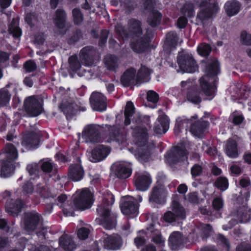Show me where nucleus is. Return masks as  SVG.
I'll return each instance as SVG.
<instances>
[{
    "instance_id": "052dcab7",
    "label": "nucleus",
    "mask_w": 251,
    "mask_h": 251,
    "mask_svg": "<svg viewBox=\"0 0 251 251\" xmlns=\"http://www.w3.org/2000/svg\"><path fill=\"white\" fill-rule=\"evenodd\" d=\"M24 68L26 72H31L36 70L37 66L34 61L29 60L24 64Z\"/></svg>"
},
{
    "instance_id": "c85d7f7f",
    "label": "nucleus",
    "mask_w": 251,
    "mask_h": 251,
    "mask_svg": "<svg viewBox=\"0 0 251 251\" xmlns=\"http://www.w3.org/2000/svg\"><path fill=\"white\" fill-rule=\"evenodd\" d=\"M84 171L79 164H73L69 168V176L74 181L80 180L83 177Z\"/></svg>"
},
{
    "instance_id": "2f4dec72",
    "label": "nucleus",
    "mask_w": 251,
    "mask_h": 251,
    "mask_svg": "<svg viewBox=\"0 0 251 251\" xmlns=\"http://www.w3.org/2000/svg\"><path fill=\"white\" fill-rule=\"evenodd\" d=\"M104 66L110 71H114L118 67L120 64L119 59L115 55L108 54L104 59Z\"/></svg>"
},
{
    "instance_id": "58836bf2",
    "label": "nucleus",
    "mask_w": 251,
    "mask_h": 251,
    "mask_svg": "<svg viewBox=\"0 0 251 251\" xmlns=\"http://www.w3.org/2000/svg\"><path fill=\"white\" fill-rule=\"evenodd\" d=\"M135 108L133 103L128 101L127 102L125 109V125L128 126L130 124V117H131L134 114Z\"/></svg>"
},
{
    "instance_id": "4468645a",
    "label": "nucleus",
    "mask_w": 251,
    "mask_h": 251,
    "mask_svg": "<svg viewBox=\"0 0 251 251\" xmlns=\"http://www.w3.org/2000/svg\"><path fill=\"white\" fill-rule=\"evenodd\" d=\"M187 151L184 146L181 145L175 147L166 156L167 161L170 164L176 163L187 158Z\"/></svg>"
},
{
    "instance_id": "f704fd0d",
    "label": "nucleus",
    "mask_w": 251,
    "mask_h": 251,
    "mask_svg": "<svg viewBox=\"0 0 251 251\" xmlns=\"http://www.w3.org/2000/svg\"><path fill=\"white\" fill-rule=\"evenodd\" d=\"M169 241L173 249H176L190 242L188 236H170Z\"/></svg>"
},
{
    "instance_id": "aec40b11",
    "label": "nucleus",
    "mask_w": 251,
    "mask_h": 251,
    "mask_svg": "<svg viewBox=\"0 0 251 251\" xmlns=\"http://www.w3.org/2000/svg\"><path fill=\"white\" fill-rule=\"evenodd\" d=\"M110 149L103 145H99L92 151L90 160L97 162L105 159L110 153Z\"/></svg>"
},
{
    "instance_id": "680f3d73",
    "label": "nucleus",
    "mask_w": 251,
    "mask_h": 251,
    "mask_svg": "<svg viewBox=\"0 0 251 251\" xmlns=\"http://www.w3.org/2000/svg\"><path fill=\"white\" fill-rule=\"evenodd\" d=\"M147 99L149 101L156 103L158 100V95L153 91H149L147 93Z\"/></svg>"
},
{
    "instance_id": "bf43d9fd",
    "label": "nucleus",
    "mask_w": 251,
    "mask_h": 251,
    "mask_svg": "<svg viewBox=\"0 0 251 251\" xmlns=\"http://www.w3.org/2000/svg\"><path fill=\"white\" fill-rule=\"evenodd\" d=\"M27 170L30 175H36L39 172V166L37 163H31L27 165Z\"/></svg>"
},
{
    "instance_id": "6ab92c4d",
    "label": "nucleus",
    "mask_w": 251,
    "mask_h": 251,
    "mask_svg": "<svg viewBox=\"0 0 251 251\" xmlns=\"http://www.w3.org/2000/svg\"><path fill=\"white\" fill-rule=\"evenodd\" d=\"M66 14L64 10L58 9L56 11L54 23L56 27L59 29L60 33L64 34L69 28L70 25L66 22Z\"/></svg>"
},
{
    "instance_id": "69168bd1",
    "label": "nucleus",
    "mask_w": 251,
    "mask_h": 251,
    "mask_svg": "<svg viewBox=\"0 0 251 251\" xmlns=\"http://www.w3.org/2000/svg\"><path fill=\"white\" fill-rule=\"evenodd\" d=\"M202 167L198 164L194 165L191 168V173L193 176H197L201 173Z\"/></svg>"
},
{
    "instance_id": "473e14b6",
    "label": "nucleus",
    "mask_w": 251,
    "mask_h": 251,
    "mask_svg": "<svg viewBox=\"0 0 251 251\" xmlns=\"http://www.w3.org/2000/svg\"><path fill=\"white\" fill-rule=\"evenodd\" d=\"M225 151L226 154L230 158H235L238 156L237 144L235 141L229 139L226 142Z\"/></svg>"
},
{
    "instance_id": "f3484780",
    "label": "nucleus",
    "mask_w": 251,
    "mask_h": 251,
    "mask_svg": "<svg viewBox=\"0 0 251 251\" xmlns=\"http://www.w3.org/2000/svg\"><path fill=\"white\" fill-rule=\"evenodd\" d=\"M87 237L61 236L59 239V245L65 251H74L76 248L78 239L85 240Z\"/></svg>"
},
{
    "instance_id": "864d4df0",
    "label": "nucleus",
    "mask_w": 251,
    "mask_h": 251,
    "mask_svg": "<svg viewBox=\"0 0 251 251\" xmlns=\"http://www.w3.org/2000/svg\"><path fill=\"white\" fill-rule=\"evenodd\" d=\"M139 233L142 234H153V235H161V232L159 229L154 228L153 225L149 227H148L146 230H141L139 231Z\"/></svg>"
},
{
    "instance_id": "b1692460",
    "label": "nucleus",
    "mask_w": 251,
    "mask_h": 251,
    "mask_svg": "<svg viewBox=\"0 0 251 251\" xmlns=\"http://www.w3.org/2000/svg\"><path fill=\"white\" fill-rule=\"evenodd\" d=\"M122 244L120 236H107L103 240V247L107 250H118L121 247Z\"/></svg>"
},
{
    "instance_id": "09e8293b",
    "label": "nucleus",
    "mask_w": 251,
    "mask_h": 251,
    "mask_svg": "<svg viewBox=\"0 0 251 251\" xmlns=\"http://www.w3.org/2000/svg\"><path fill=\"white\" fill-rule=\"evenodd\" d=\"M228 184L227 179L223 177H218L215 182V186L223 191L227 188Z\"/></svg>"
},
{
    "instance_id": "393cba45",
    "label": "nucleus",
    "mask_w": 251,
    "mask_h": 251,
    "mask_svg": "<svg viewBox=\"0 0 251 251\" xmlns=\"http://www.w3.org/2000/svg\"><path fill=\"white\" fill-rule=\"evenodd\" d=\"M23 203L21 200H11L5 205L6 211L10 215L16 217L21 211Z\"/></svg>"
},
{
    "instance_id": "774afa93",
    "label": "nucleus",
    "mask_w": 251,
    "mask_h": 251,
    "mask_svg": "<svg viewBox=\"0 0 251 251\" xmlns=\"http://www.w3.org/2000/svg\"><path fill=\"white\" fill-rule=\"evenodd\" d=\"M201 229L205 235H211L214 233L211 226L209 224L203 225Z\"/></svg>"
},
{
    "instance_id": "6e6552de",
    "label": "nucleus",
    "mask_w": 251,
    "mask_h": 251,
    "mask_svg": "<svg viewBox=\"0 0 251 251\" xmlns=\"http://www.w3.org/2000/svg\"><path fill=\"white\" fill-rule=\"evenodd\" d=\"M100 129V127L98 125H88L83 128L82 138L87 143H99L101 141Z\"/></svg>"
},
{
    "instance_id": "ea45409f",
    "label": "nucleus",
    "mask_w": 251,
    "mask_h": 251,
    "mask_svg": "<svg viewBox=\"0 0 251 251\" xmlns=\"http://www.w3.org/2000/svg\"><path fill=\"white\" fill-rule=\"evenodd\" d=\"M161 15L157 10H153L147 20L148 23L152 27H155L160 23Z\"/></svg>"
},
{
    "instance_id": "c756f323",
    "label": "nucleus",
    "mask_w": 251,
    "mask_h": 251,
    "mask_svg": "<svg viewBox=\"0 0 251 251\" xmlns=\"http://www.w3.org/2000/svg\"><path fill=\"white\" fill-rule=\"evenodd\" d=\"M136 71L133 68L126 70L121 76V81L125 86L133 84L135 81Z\"/></svg>"
},
{
    "instance_id": "9b49d317",
    "label": "nucleus",
    "mask_w": 251,
    "mask_h": 251,
    "mask_svg": "<svg viewBox=\"0 0 251 251\" xmlns=\"http://www.w3.org/2000/svg\"><path fill=\"white\" fill-rule=\"evenodd\" d=\"M197 3L201 7L197 17L201 21L211 18L218 10L217 4L209 2L208 0H198Z\"/></svg>"
},
{
    "instance_id": "a878e982",
    "label": "nucleus",
    "mask_w": 251,
    "mask_h": 251,
    "mask_svg": "<svg viewBox=\"0 0 251 251\" xmlns=\"http://www.w3.org/2000/svg\"><path fill=\"white\" fill-rule=\"evenodd\" d=\"M166 193L161 186H157L152 189L149 198L150 201L161 203L165 201Z\"/></svg>"
},
{
    "instance_id": "7c9ffc66",
    "label": "nucleus",
    "mask_w": 251,
    "mask_h": 251,
    "mask_svg": "<svg viewBox=\"0 0 251 251\" xmlns=\"http://www.w3.org/2000/svg\"><path fill=\"white\" fill-rule=\"evenodd\" d=\"M241 4L236 0L227 1L225 5V9L228 16L237 14L240 11Z\"/></svg>"
},
{
    "instance_id": "ddd939ff",
    "label": "nucleus",
    "mask_w": 251,
    "mask_h": 251,
    "mask_svg": "<svg viewBox=\"0 0 251 251\" xmlns=\"http://www.w3.org/2000/svg\"><path fill=\"white\" fill-rule=\"evenodd\" d=\"M68 62L69 64V71L70 73L75 72L78 74L80 76H84L87 78H90L93 75V73L90 70H81V65L76 55H73L69 58Z\"/></svg>"
},
{
    "instance_id": "2eb2a0df",
    "label": "nucleus",
    "mask_w": 251,
    "mask_h": 251,
    "mask_svg": "<svg viewBox=\"0 0 251 251\" xmlns=\"http://www.w3.org/2000/svg\"><path fill=\"white\" fill-rule=\"evenodd\" d=\"M97 54L96 50L92 46H87L82 48L79 56L81 63L85 66H91L93 65L94 59Z\"/></svg>"
},
{
    "instance_id": "c03bdc74",
    "label": "nucleus",
    "mask_w": 251,
    "mask_h": 251,
    "mask_svg": "<svg viewBox=\"0 0 251 251\" xmlns=\"http://www.w3.org/2000/svg\"><path fill=\"white\" fill-rule=\"evenodd\" d=\"M201 92L198 90H191L188 93L187 99L195 104L199 103L201 101Z\"/></svg>"
},
{
    "instance_id": "a19ab883",
    "label": "nucleus",
    "mask_w": 251,
    "mask_h": 251,
    "mask_svg": "<svg viewBox=\"0 0 251 251\" xmlns=\"http://www.w3.org/2000/svg\"><path fill=\"white\" fill-rule=\"evenodd\" d=\"M8 31L14 38H18L21 37L22 30L18 26V22L17 20H12L9 26Z\"/></svg>"
},
{
    "instance_id": "4d7b16f0",
    "label": "nucleus",
    "mask_w": 251,
    "mask_h": 251,
    "mask_svg": "<svg viewBox=\"0 0 251 251\" xmlns=\"http://www.w3.org/2000/svg\"><path fill=\"white\" fill-rule=\"evenodd\" d=\"M182 12L185 16L191 17L194 13L193 4L192 3H186L182 9Z\"/></svg>"
},
{
    "instance_id": "49530a36",
    "label": "nucleus",
    "mask_w": 251,
    "mask_h": 251,
    "mask_svg": "<svg viewBox=\"0 0 251 251\" xmlns=\"http://www.w3.org/2000/svg\"><path fill=\"white\" fill-rule=\"evenodd\" d=\"M10 97L11 95L6 89L0 90V107L3 106L8 103Z\"/></svg>"
},
{
    "instance_id": "7ed1b4c3",
    "label": "nucleus",
    "mask_w": 251,
    "mask_h": 251,
    "mask_svg": "<svg viewBox=\"0 0 251 251\" xmlns=\"http://www.w3.org/2000/svg\"><path fill=\"white\" fill-rule=\"evenodd\" d=\"M127 28V30H126L121 24H117L115 26L116 33L123 38H127L129 35L138 37L146 33H150L148 30L144 29L141 21L134 18L128 20Z\"/></svg>"
},
{
    "instance_id": "9d476101",
    "label": "nucleus",
    "mask_w": 251,
    "mask_h": 251,
    "mask_svg": "<svg viewBox=\"0 0 251 251\" xmlns=\"http://www.w3.org/2000/svg\"><path fill=\"white\" fill-rule=\"evenodd\" d=\"M171 210L164 214L163 219L165 222L172 223L178 218L184 219L185 218L184 209L175 199L172 201Z\"/></svg>"
},
{
    "instance_id": "37998d69",
    "label": "nucleus",
    "mask_w": 251,
    "mask_h": 251,
    "mask_svg": "<svg viewBox=\"0 0 251 251\" xmlns=\"http://www.w3.org/2000/svg\"><path fill=\"white\" fill-rule=\"evenodd\" d=\"M6 156L9 161H12L17 158L18 154L17 150L11 144H7L5 147Z\"/></svg>"
},
{
    "instance_id": "cd10ccee",
    "label": "nucleus",
    "mask_w": 251,
    "mask_h": 251,
    "mask_svg": "<svg viewBox=\"0 0 251 251\" xmlns=\"http://www.w3.org/2000/svg\"><path fill=\"white\" fill-rule=\"evenodd\" d=\"M60 108L68 118L75 114L79 109V107L72 100H70L69 101H63Z\"/></svg>"
},
{
    "instance_id": "4be33fe9",
    "label": "nucleus",
    "mask_w": 251,
    "mask_h": 251,
    "mask_svg": "<svg viewBox=\"0 0 251 251\" xmlns=\"http://www.w3.org/2000/svg\"><path fill=\"white\" fill-rule=\"evenodd\" d=\"M169 121L165 115H160L155 123L153 130L156 134L165 133L169 129Z\"/></svg>"
},
{
    "instance_id": "a211bd4d",
    "label": "nucleus",
    "mask_w": 251,
    "mask_h": 251,
    "mask_svg": "<svg viewBox=\"0 0 251 251\" xmlns=\"http://www.w3.org/2000/svg\"><path fill=\"white\" fill-rule=\"evenodd\" d=\"M90 101L93 109L102 111L106 109V98L101 93L93 92L90 97Z\"/></svg>"
},
{
    "instance_id": "f8f14e48",
    "label": "nucleus",
    "mask_w": 251,
    "mask_h": 251,
    "mask_svg": "<svg viewBox=\"0 0 251 251\" xmlns=\"http://www.w3.org/2000/svg\"><path fill=\"white\" fill-rule=\"evenodd\" d=\"M93 203L92 194L87 189H84L74 200L75 208L84 210L90 208Z\"/></svg>"
},
{
    "instance_id": "4c0bfd02",
    "label": "nucleus",
    "mask_w": 251,
    "mask_h": 251,
    "mask_svg": "<svg viewBox=\"0 0 251 251\" xmlns=\"http://www.w3.org/2000/svg\"><path fill=\"white\" fill-rule=\"evenodd\" d=\"M14 167L11 161H4L1 165L0 176L3 177L9 176L14 172Z\"/></svg>"
},
{
    "instance_id": "8fccbe9b",
    "label": "nucleus",
    "mask_w": 251,
    "mask_h": 251,
    "mask_svg": "<svg viewBox=\"0 0 251 251\" xmlns=\"http://www.w3.org/2000/svg\"><path fill=\"white\" fill-rule=\"evenodd\" d=\"M13 223H12L11 226L7 224V222L4 219H0V229H4L7 233L12 234L14 229V227L12 226Z\"/></svg>"
},
{
    "instance_id": "de8ad7c7",
    "label": "nucleus",
    "mask_w": 251,
    "mask_h": 251,
    "mask_svg": "<svg viewBox=\"0 0 251 251\" xmlns=\"http://www.w3.org/2000/svg\"><path fill=\"white\" fill-rule=\"evenodd\" d=\"M38 230L36 232V233L37 234H38L39 235H46V234H61L62 235H68L70 233L64 231H60L59 232L54 233L51 230L50 228H47L43 227H39L37 229Z\"/></svg>"
},
{
    "instance_id": "dca6fc26",
    "label": "nucleus",
    "mask_w": 251,
    "mask_h": 251,
    "mask_svg": "<svg viewBox=\"0 0 251 251\" xmlns=\"http://www.w3.org/2000/svg\"><path fill=\"white\" fill-rule=\"evenodd\" d=\"M39 215L32 212L25 214L23 221V227L27 231H32L37 228L40 220Z\"/></svg>"
},
{
    "instance_id": "a18cd8bd",
    "label": "nucleus",
    "mask_w": 251,
    "mask_h": 251,
    "mask_svg": "<svg viewBox=\"0 0 251 251\" xmlns=\"http://www.w3.org/2000/svg\"><path fill=\"white\" fill-rule=\"evenodd\" d=\"M178 38L175 32L172 31L168 33L166 36V44L172 48H175L177 45Z\"/></svg>"
},
{
    "instance_id": "6e6d98bb",
    "label": "nucleus",
    "mask_w": 251,
    "mask_h": 251,
    "mask_svg": "<svg viewBox=\"0 0 251 251\" xmlns=\"http://www.w3.org/2000/svg\"><path fill=\"white\" fill-rule=\"evenodd\" d=\"M72 13L75 23L77 25L80 24L83 20L82 14L80 10L75 8L73 10Z\"/></svg>"
},
{
    "instance_id": "72a5a7b5",
    "label": "nucleus",
    "mask_w": 251,
    "mask_h": 251,
    "mask_svg": "<svg viewBox=\"0 0 251 251\" xmlns=\"http://www.w3.org/2000/svg\"><path fill=\"white\" fill-rule=\"evenodd\" d=\"M39 143L38 137L34 133H30L24 137L22 145L27 149L36 147Z\"/></svg>"
},
{
    "instance_id": "20e7f679",
    "label": "nucleus",
    "mask_w": 251,
    "mask_h": 251,
    "mask_svg": "<svg viewBox=\"0 0 251 251\" xmlns=\"http://www.w3.org/2000/svg\"><path fill=\"white\" fill-rule=\"evenodd\" d=\"M113 202L111 201L110 204ZM109 206L110 202L104 199L97 208V212L101 217V225L108 230L113 229L116 225V215L111 212Z\"/></svg>"
},
{
    "instance_id": "bb28decb",
    "label": "nucleus",
    "mask_w": 251,
    "mask_h": 251,
    "mask_svg": "<svg viewBox=\"0 0 251 251\" xmlns=\"http://www.w3.org/2000/svg\"><path fill=\"white\" fill-rule=\"evenodd\" d=\"M112 169L118 177L125 179L128 177L131 174L132 170L129 167L120 163H117L112 166Z\"/></svg>"
},
{
    "instance_id": "39448f33",
    "label": "nucleus",
    "mask_w": 251,
    "mask_h": 251,
    "mask_svg": "<svg viewBox=\"0 0 251 251\" xmlns=\"http://www.w3.org/2000/svg\"><path fill=\"white\" fill-rule=\"evenodd\" d=\"M231 220L229 222V226L224 225L223 229L227 230L235 225L238 221L241 223H246L251 219V210L246 205L240 206L237 211H232L231 215Z\"/></svg>"
},
{
    "instance_id": "79ce46f5",
    "label": "nucleus",
    "mask_w": 251,
    "mask_h": 251,
    "mask_svg": "<svg viewBox=\"0 0 251 251\" xmlns=\"http://www.w3.org/2000/svg\"><path fill=\"white\" fill-rule=\"evenodd\" d=\"M110 136L113 140H116L118 142H122L126 139V135L119 128L114 127L110 132Z\"/></svg>"
},
{
    "instance_id": "5701e85b",
    "label": "nucleus",
    "mask_w": 251,
    "mask_h": 251,
    "mask_svg": "<svg viewBox=\"0 0 251 251\" xmlns=\"http://www.w3.org/2000/svg\"><path fill=\"white\" fill-rule=\"evenodd\" d=\"M151 182L150 175L146 173L145 174H140L136 175L135 178V185L139 191H144L147 190Z\"/></svg>"
},
{
    "instance_id": "412c9836",
    "label": "nucleus",
    "mask_w": 251,
    "mask_h": 251,
    "mask_svg": "<svg viewBox=\"0 0 251 251\" xmlns=\"http://www.w3.org/2000/svg\"><path fill=\"white\" fill-rule=\"evenodd\" d=\"M121 211L124 214H135L138 210V205L135 203L134 199L130 196L124 198V201L121 206Z\"/></svg>"
},
{
    "instance_id": "603ef678",
    "label": "nucleus",
    "mask_w": 251,
    "mask_h": 251,
    "mask_svg": "<svg viewBox=\"0 0 251 251\" xmlns=\"http://www.w3.org/2000/svg\"><path fill=\"white\" fill-rule=\"evenodd\" d=\"M211 51V48L208 44H201L198 47L199 53L202 56H207Z\"/></svg>"
},
{
    "instance_id": "e2e57ef3",
    "label": "nucleus",
    "mask_w": 251,
    "mask_h": 251,
    "mask_svg": "<svg viewBox=\"0 0 251 251\" xmlns=\"http://www.w3.org/2000/svg\"><path fill=\"white\" fill-rule=\"evenodd\" d=\"M185 199L192 203H197L199 201L198 194L196 192L189 193L185 197Z\"/></svg>"
},
{
    "instance_id": "c9c22d12",
    "label": "nucleus",
    "mask_w": 251,
    "mask_h": 251,
    "mask_svg": "<svg viewBox=\"0 0 251 251\" xmlns=\"http://www.w3.org/2000/svg\"><path fill=\"white\" fill-rule=\"evenodd\" d=\"M207 126V122L198 121L192 125L190 130L193 135L200 137L203 133Z\"/></svg>"
},
{
    "instance_id": "5fc2aeb1",
    "label": "nucleus",
    "mask_w": 251,
    "mask_h": 251,
    "mask_svg": "<svg viewBox=\"0 0 251 251\" xmlns=\"http://www.w3.org/2000/svg\"><path fill=\"white\" fill-rule=\"evenodd\" d=\"M240 42L242 45H251V34L246 31L242 32L240 36Z\"/></svg>"
},
{
    "instance_id": "3c124183",
    "label": "nucleus",
    "mask_w": 251,
    "mask_h": 251,
    "mask_svg": "<svg viewBox=\"0 0 251 251\" xmlns=\"http://www.w3.org/2000/svg\"><path fill=\"white\" fill-rule=\"evenodd\" d=\"M187 121L185 119L182 120L180 118H178L176 120V123L174 129L175 133L176 135H178L182 130L184 128V124H186Z\"/></svg>"
},
{
    "instance_id": "f257e3e1",
    "label": "nucleus",
    "mask_w": 251,
    "mask_h": 251,
    "mask_svg": "<svg viewBox=\"0 0 251 251\" xmlns=\"http://www.w3.org/2000/svg\"><path fill=\"white\" fill-rule=\"evenodd\" d=\"M134 129L133 136L135 138V142L137 146L136 153L135 155L141 162L147 161L150 156V150L152 147V145L149 146L148 143V134L146 128L143 125H139Z\"/></svg>"
},
{
    "instance_id": "f03ea898",
    "label": "nucleus",
    "mask_w": 251,
    "mask_h": 251,
    "mask_svg": "<svg viewBox=\"0 0 251 251\" xmlns=\"http://www.w3.org/2000/svg\"><path fill=\"white\" fill-rule=\"evenodd\" d=\"M219 70V65L216 59L209 63L205 70L206 75L200 79V84L201 91L206 96H212L215 89V86L211 80L217 75Z\"/></svg>"
},
{
    "instance_id": "0eeeda50",
    "label": "nucleus",
    "mask_w": 251,
    "mask_h": 251,
    "mask_svg": "<svg viewBox=\"0 0 251 251\" xmlns=\"http://www.w3.org/2000/svg\"><path fill=\"white\" fill-rule=\"evenodd\" d=\"M150 33H146L143 35L133 36L130 41V46L132 50L137 53L146 51L150 45Z\"/></svg>"
},
{
    "instance_id": "423d86ee",
    "label": "nucleus",
    "mask_w": 251,
    "mask_h": 251,
    "mask_svg": "<svg viewBox=\"0 0 251 251\" xmlns=\"http://www.w3.org/2000/svg\"><path fill=\"white\" fill-rule=\"evenodd\" d=\"M179 69L183 73H192L198 69L193 56L187 53H179L177 58Z\"/></svg>"
},
{
    "instance_id": "338daca9",
    "label": "nucleus",
    "mask_w": 251,
    "mask_h": 251,
    "mask_svg": "<svg viewBox=\"0 0 251 251\" xmlns=\"http://www.w3.org/2000/svg\"><path fill=\"white\" fill-rule=\"evenodd\" d=\"M223 201L220 198H216L214 199L212 202L214 208L217 210L221 209L223 206Z\"/></svg>"
},
{
    "instance_id": "e433bc0d",
    "label": "nucleus",
    "mask_w": 251,
    "mask_h": 251,
    "mask_svg": "<svg viewBox=\"0 0 251 251\" xmlns=\"http://www.w3.org/2000/svg\"><path fill=\"white\" fill-rule=\"evenodd\" d=\"M152 71L145 66H141L137 75V81L141 82H148L150 79Z\"/></svg>"
},
{
    "instance_id": "13d9d810",
    "label": "nucleus",
    "mask_w": 251,
    "mask_h": 251,
    "mask_svg": "<svg viewBox=\"0 0 251 251\" xmlns=\"http://www.w3.org/2000/svg\"><path fill=\"white\" fill-rule=\"evenodd\" d=\"M25 21L31 26L35 25L37 21V18L34 14H27L25 17Z\"/></svg>"
},
{
    "instance_id": "0e129e2a",
    "label": "nucleus",
    "mask_w": 251,
    "mask_h": 251,
    "mask_svg": "<svg viewBox=\"0 0 251 251\" xmlns=\"http://www.w3.org/2000/svg\"><path fill=\"white\" fill-rule=\"evenodd\" d=\"M41 169L44 172L48 173L53 170V166L51 162L46 161L42 163Z\"/></svg>"
},
{
    "instance_id": "1a4fd4ad",
    "label": "nucleus",
    "mask_w": 251,
    "mask_h": 251,
    "mask_svg": "<svg viewBox=\"0 0 251 251\" xmlns=\"http://www.w3.org/2000/svg\"><path fill=\"white\" fill-rule=\"evenodd\" d=\"M42 100L35 96H30L25 99V108L27 114L32 117L39 115L43 110Z\"/></svg>"
}]
</instances>
